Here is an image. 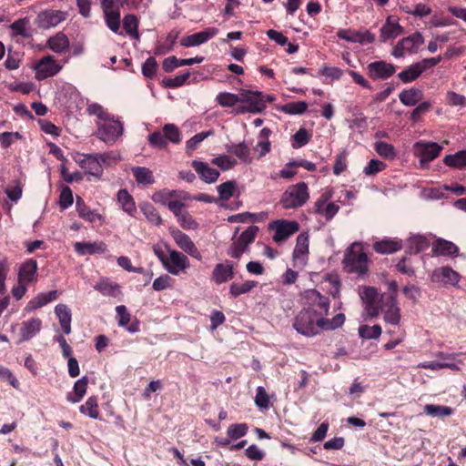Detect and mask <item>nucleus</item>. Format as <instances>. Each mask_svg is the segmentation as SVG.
I'll return each mask as SVG.
<instances>
[{
  "instance_id": "f257e3e1",
  "label": "nucleus",
  "mask_w": 466,
  "mask_h": 466,
  "mask_svg": "<svg viewBox=\"0 0 466 466\" xmlns=\"http://www.w3.org/2000/svg\"><path fill=\"white\" fill-rule=\"evenodd\" d=\"M345 315L338 313L332 319H326L314 310L301 309L293 319L292 327L300 335L311 338L322 330H335L345 322Z\"/></svg>"
},
{
  "instance_id": "f03ea898",
  "label": "nucleus",
  "mask_w": 466,
  "mask_h": 466,
  "mask_svg": "<svg viewBox=\"0 0 466 466\" xmlns=\"http://www.w3.org/2000/svg\"><path fill=\"white\" fill-rule=\"evenodd\" d=\"M342 263L347 272L355 273L359 277L368 272L369 258L360 243H353L347 248Z\"/></svg>"
},
{
  "instance_id": "7ed1b4c3",
  "label": "nucleus",
  "mask_w": 466,
  "mask_h": 466,
  "mask_svg": "<svg viewBox=\"0 0 466 466\" xmlns=\"http://www.w3.org/2000/svg\"><path fill=\"white\" fill-rule=\"evenodd\" d=\"M309 198L307 183L299 182L287 187L280 198V204L285 209H295L304 206Z\"/></svg>"
},
{
  "instance_id": "20e7f679",
  "label": "nucleus",
  "mask_w": 466,
  "mask_h": 466,
  "mask_svg": "<svg viewBox=\"0 0 466 466\" xmlns=\"http://www.w3.org/2000/svg\"><path fill=\"white\" fill-rule=\"evenodd\" d=\"M97 130L96 136L98 139L105 142L108 146L114 145L124 132L123 123L116 119L112 115L111 119L96 123Z\"/></svg>"
},
{
  "instance_id": "39448f33",
  "label": "nucleus",
  "mask_w": 466,
  "mask_h": 466,
  "mask_svg": "<svg viewBox=\"0 0 466 466\" xmlns=\"http://www.w3.org/2000/svg\"><path fill=\"white\" fill-rule=\"evenodd\" d=\"M305 308L302 309L314 310L317 314L326 316L329 309V299L321 295L317 289H308L303 293Z\"/></svg>"
},
{
  "instance_id": "423d86ee",
  "label": "nucleus",
  "mask_w": 466,
  "mask_h": 466,
  "mask_svg": "<svg viewBox=\"0 0 466 466\" xmlns=\"http://www.w3.org/2000/svg\"><path fill=\"white\" fill-rule=\"evenodd\" d=\"M442 147L435 142L418 141L413 146L414 155L420 158V166L426 168L428 164L439 157Z\"/></svg>"
},
{
  "instance_id": "0eeeda50",
  "label": "nucleus",
  "mask_w": 466,
  "mask_h": 466,
  "mask_svg": "<svg viewBox=\"0 0 466 466\" xmlns=\"http://www.w3.org/2000/svg\"><path fill=\"white\" fill-rule=\"evenodd\" d=\"M439 62V57L422 59L421 61L414 63L400 72L398 77L403 83H410L416 80L427 69L435 66Z\"/></svg>"
},
{
  "instance_id": "6e6552de",
  "label": "nucleus",
  "mask_w": 466,
  "mask_h": 466,
  "mask_svg": "<svg viewBox=\"0 0 466 466\" xmlns=\"http://www.w3.org/2000/svg\"><path fill=\"white\" fill-rule=\"evenodd\" d=\"M380 311H382L385 322L394 326L400 323V309L393 294H383L381 296Z\"/></svg>"
},
{
  "instance_id": "1a4fd4ad",
  "label": "nucleus",
  "mask_w": 466,
  "mask_h": 466,
  "mask_svg": "<svg viewBox=\"0 0 466 466\" xmlns=\"http://www.w3.org/2000/svg\"><path fill=\"white\" fill-rule=\"evenodd\" d=\"M422 44V35L419 31H415L411 35L399 41L393 47L391 55L395 57H402L406 53H416Z\"/></svg>"
},
{
  "instance_id": "9d476101",
  "label": "nucleus",
  "mask_w": 466,
  "mask_h": 466,
  "mask_svg": "<svg viewBox=\"0 0 466 466\" xmlns=\"http://www.w3.org/2000/svg\"><path fill=\"white\" fill-rule=\"evenodd\" d=\"M269 228L275 230L273 240L276 243H282L299 229L297 221L279 219L269 224Z\"/></svg>"
},
{
  "instance_id": "9b49d317",
  "label": "nucleus",
  "mask_w": 466,
  "mask_h": 466,
  "mask_svg": "<svg viewBox=\"0 0 466 466\" xmlns=\"http://www.w3.org/2000/svg\"><path fill=\"white\" fill-rule=\"evenodd\" d=\"M75 161L79 165L82 169L96 178H101L103 175V169L97 157V154H80L76 153L74 157Z\"/></svg>"
},
{
  "instance_id": "f8f14e48",
  "label": "nucleus",
  "mask_w": 466,
  "mask_h": 466,
  "mask_svg": "<svg viewBox=\"0 0 466 466\" xmlns=\"http://www.w3.org/2000/svg\"><path fill=\"white\" fill-rule=\"evenodd\" d=\"M360 295L365 305L367 315L371 318L377 317L380 313L382 295H380L373 287H365Z\"/></svg>"
},
{
  "instance_id": "ddd939ff",
  "label": "nucleus",
  "mask_w": 466,
  "mask_h": 466,
  "mask_svg": "<svg viewBox=\"0 0 466 466\" xmlns=\"http://www.w3.org/2000/svg\"><path fill=\"white\" fill-rule=\"evenodd\" d=\"M169 256L164 263V268L174 276L179 275L189 268V259L186 255L177 250H168Z\"/></svg>"
},
{
  "instance_id": "4468645a",
  "label": "nucleus",
  "mask_w": 466,
  "mask_h": 466,
  "mask_svg": "<svg viewBox=\"0 0 466 466\" xmlns=\"http://www.w3.org/2000/svg\"><path fill=\"white\" fill-rule=\"evenodd\" d=\"M62 66L58 65L50 55L42 57L35 66V77L44 80L59 73Z\"/></svg>"
},
{
  "instance_id": "2eb2a0df",
  "label": "nucleus",
  "mask_w": 466,
  "mask_h": 466,
  "mask_svg": "<svg viewBox=\"0 0 466 466\" xmlns=\"http://www.w3.org/2000/svg\"><path fill=\"white\" fill-rule=\"evenodd\" d=\"M461 279L460 274L450 267H441L433 270L431 280L443 285L457 286Z\"/></svg>"
},
{
  "instance_id": "dca6fc26",
  "label": "nucleus",
  "mask_w": 466,
  "mask_h": 466,
  "mask_svg": "<svg viewBox=\"0 0 466 466\" xmlns=\"http://www.w3.org/2000/svg\"><path fill=\"white\" fill-rule=\"evenodd\" d=\"M248 431L246 423H234L229 425L227 431V438L216 437L214 442L219 447H228L230 445L231 441L238 440L244 437Z\"/></svg>"
},
{
  "instance_id": "f3484780",
  "label": "nucleus",
  "mask_w": 466,
  "mask_h": 466,
  "mask_svg": "<svg viewBox=\"0 0 466 466\" xmlns=\"http://www.w3.org/2000/svg\"><path fill=\"white\" fill-rule=\"evenodd\" d=\"M172 237L176 242V244L187 254L191 256L192 258L201 260L202 256L196 247L195 243L186 233L177 230L172 233Z\"/></svg>"
},
{
  "instance_id": "a211bd4d",
  "label": "nucleus",
  "mask_w": 466,
  "mask_h": 466,
  "mask_svg": "<svg viewBox=\"0 0 466 466\" xmlns=\"http://www.w3.org/2000/svg\"><path fill=\"white\" fill-rule=\"evenodd\" d=\"M66 14L59 10H46L37 15L39 27L49 29L57 26L66 20Z\"/></svg>"
},
{
  "instance_id": "6ab92c4d",
  "label": "nucleus",
  "mask_w": 466,
  "mask_h": 466,
  "mask_svg": "<svg viewBox=\"0 0 466 466\" xmlns=\"http://www.w3.org/2000/svg\"><path fill=\"white\" fill-rule=\"evenodd\" d=\"M235 276L234 265L230 260H226L223 263H218L215 266L211 280L217 285H221L232 279Z\"/></svg>"
},
{
  "instance_id": "aec40b11",
  "label": "nucleus",
  "mask_w": 466,
  "mask_h": 466,
  "mask_svg": "<svg viewBox=\"0 0 466 466\" xmlns=\"http://www.w3.org/2000/svg\"><path fill=\"white\" fill-rule=\"evenodd\" d=\"M369 75L373 79H387L394 75L396 69L392 64L375 61L368 66Z\"/></svg>"
},
{
  "instance_id": "412c9836",
  "label": "nucleus",
  "mask_w": 466,
  "mask_h": 466,
  "mask_svg": "<svg viewBox=\"0 0 466 466\" xmlns=\"http://www.w3.org/2000/svg\"><path fill=\"white\" fill-rule=\"evenodd\" d=\"M94 289L100 292L103 296L112 297L118 300H121L123 297L121 286L107 278L101 279L94 285Z\"/></svg>"
},
{
  "instance_id": "4be33fe9",
  "label": "nucleus",
  "mask_w": 466,
  "mask_h": 466,
  "mask_svg": "<svg viewBox=\"0 0 466 466\" xmlns=\"http://www.w3.org/2000/svg\"><path fill=\"white\" fill-rule=\"evenodd\" d=\"M75 251L80 256L104 254L107 251V246L103 241L95 242H76L74 244Z\"/></svg>"
},
{
  "instance_id": "5701e85b",
  "label": "nucleus",
  "mask_w": 466,
  "mask_h": 466,
  "mask_svg": "<svg viewBox=\"0 0 466 466\" xmlns=\"http://www.w3.org/2000/svg\"><path fill=\"white\" fill-rule=\"evenodd\" d=\"M191 166L205 183H214L219 177V172L217 169L210 167L206 162L193 160Z\"/></svg>"
},
{
  "instance_id": "b1692460",
  "label": "nucleus",
  "mask_w": 466,
  "mask_h": 466,
  "mask_svg": "<svg viewBox=\"0 0 466 466\" xmlns=\"http://www.w3.org/2000/svg\"><path fill=\"white\" fill-rule=\"evenodd\" d=\"M431 251L435 256L455 257L459 253V248L453 242L439 238L433 241Z\"/></svg>"
},
{
  "instance_id": "393cba45",
  "label": "nucleus",
  "mask_w": 466,
  "mask_h": 466,
  "mask_svg": "<svg viewBox=\"0 0 466 466\" xmlns=\"http://www.w3.org/2000/svg\"><path fill=\"white\" fill-rule=\"evenodd\" d=\"M338 36L340 39L360 43L363 46L370 44L375 40V36L370 31H338Z\"/></svg>"
},
{
  "instance_id": "a878e982",
  "label": "nucleus",
  "mask_w": 466,
  "mask_h": 466,
  "mask_svg": "<svg viewBox=\"0 0 466 466\" xmlns=\"http://www.w3.org/2000/svg\"><path fill=\"white\" fill-rule=\"evenodd\" d=\"M89 380L86 376L81 377L73 386V390L66 393V400L70 403H78L85 397Z\"/></svg>"
},
{
  "instance_id": "bb28decb",
  "label": "nucleus",
  "mask_w": 466,
  "mask_h": 466,
  "mask_svg": "<svg viewBox=\"0 0 466 466\" xmlns=\"http://www.w3.org/2000/svg\"><path fill=\"white\" fill-rule=\"evenodd\" d=\"M216 31H199L196 34L182 37L180 45L185 47L200 46L215 36Z\"/></svg>"
},
{
  "instance_id": "cd10ccee",
  "label": "nucleus",
  "mask_w": 466,
  "mask_h": 466,
  "mask_svg": "<svg viewBox=\"0 0 466 466\" xmlns=\"http://www.w3.org/2000/svg\"><path fill=\"white\" fill-rule=\"evenodd\" d=\"M55 313L64 333L66 335L70 334L72 320L71 309L66 304L60 303L55 307Z\"/></svg>"
},
{
  "instance_id": "c85d7f7f",
  "label": "nucleus",
  "mask_w": 466,
  "mask_h": 466,
  "mask_svg": "<svg viewBox=\"0 0 466 466\" xmlns=\"http://www.w3.org/2000/svg\"><path fill=\"white\" fill-rule=\"evenodd\" d=\"M76 208L78 216L86 221L90 223L96 222V220L104 221V217L96 210L89 208L79 197L76 198Z\"/></svg>"
},
{
  "instance_id": "c756f323",
  "label": "nucleus",
  "mask_w": 466,
  "mask_h": 466,
  "mask_svg": "<svg viewBox=\"0 0 466 466\" xmlns=\"http://www.w3.org/2000/svg\"><path fill=\"white\" fill-rule=\"evenodd\" d=\"M177 39V34L174 31H170L166 36H159L156 44L155 55L161 56L171 51Z\"/></svg>"
},
{
  "instance_id": "7c9ffc66",
  "label": "nucleus",
  "mask_w": 466,
  "mask_h": 466,
  "mask_svg": "<svg viewBox=\"0 0 466 466\" xmlns=\"http://www.w3.org/2000/svg\"><path fill=\"white\" fill-rule=\"evenodd\" d=\"M309 253V235L308 233H300L297 237L296 246L293 250V259L300 260L303 264Z\"/></svg>"
},
{
  "instance_id": "2f4dec72",
  "label": "nucleus",
  "mask_w": 466,
  "mask_h": 466,
  "mask_svg": "<svg viewBox=\"0 0 466 466\" xmlns=\"http://www.w3.org/2000/svg\"><path fill=\"white\" fill-rule=\"evenodd\" d=\"M57 290H51L48 292L39 293L36 297H35L28 302L26 309L29 311L35 310L39 308L46 306L49 302L56 300L57 299Z\"/></svg>"
},
{
  "instance_id": "473e14b6",
  "label": "nucleus",
  "mask_w": 466,
  "mask_h": 466,
  "mask_svg": "<svg viewBox=\"0 0 466 466\" xmlns=\"http://www.w3.org/2000/svg\"><path fill=\"white\" fill-rule=\"evenodd\" d=\"M42 327V320L37 318L31 319L22 323L20 329L21 340H29L36 333H38Z\"/></svg>"
},
{
  "instance_id": "72a5a7b5",
  "label": "nucleus",
  "mask_w": 466,
  "mask_h": 466,
  "mask_svg": "<svg viewBox=\"0 0 466 466\" xmlns=\"http://www.w3.org/2000/svg\"><path fill=\"white\" fill-rule=\"evenodd\" d=\"M422 91L416 87L403 89L399 94L400 101L406 106H416L422 99Z\"/></svg>"
},
{
  "instance_id": "f704fd0d",
  "label": "nucleus",
  "mask_w": 466,
  "mask_h": 466,
  "mask_svg": "<svg viewBox=\"0 0 466 466\" xmlns=\"http://www.w3.org/2000/svg\"><path fill=\"white\" fill-rule=\"evenodd\" d=\"M37 263L34 259H28L20 267L18 277L21 282H32L35 279Z\"/></svg>"
},
{
  "instance_id": "c9c22d12",
  "label": "nucleus",
  "mask_w": 466,
  "mask_h": 466,
  "mask_svg": "<svg viewBox=\"0 0 466 466\" xmlns=\"http://www.w3.org/2000/svg\"><path fill=\"white\" fill-rule=\"evenodd\" d=\"M79 412L91 419H99V406L96 396H90L86 401L79 407Z\"/></svg>"
},
{
  "instance_id": "e433bc0d",
  "label": "nucleus",
  "mask_w": 466,
  "mask_h": 466,
  "mask_svg": "<svg viewBox=\"0 0 466 466\" xmlns=\"http://www.w3.org/2000/svg\"><path fill=\"white\" fill-rule=\"evenodd\" d=\"M226 150L238 157L242 162L248 163L251 161L250 149L245 142L226 145Z\"/></svg>"
},
{
  "instance_id": "4c0bfd02",
  "label": "nucleus",
  "mask_w": 466,
  "mask_h": 466,
  "mask_svg": "<svg viewBox=\"0 0 466 466\" xmlns=\"http://www.w3.org/2000/svg\"><path fill=\"white\" fill-rule=\"evenodd\" d=\"M48 47L58 54H61L68 49L69 47V40L67 36L62 32H58L54 36H51L48 39Z\"/></svg>"
},
{
  "instance_id": "58836bf2",
  "label": "nucleus",
  "mask_w": 466,
  "mask_h": 466,
  "mask_svg": "<svg viewBox=\"0 0 466 466\" xmlns=\"http://www.w3.org/2000/svg\"><path fill=\"white\" fill-rule=\"evenodd\" d=\"M430 243L426 237L416 235L410 237L407 241V252L410 254H418L428 248Z\"/></svg>"
},
{
  "instance_id": "ea45409f",
  "label": "nucleus",
  "mask_w": 466,
  "mask_h": 466,
  "mask_svg": "<svg viewBox=\"0 0 466 466\" xmlns=\"http://www.w3.org/2000/svg\"><path fill=\"white\" fill-rule=\"evenodd\" d=\"M117 200L121 205L122 209L130 216H134L137 212V207L133 197L127 189H120L117 192Z\"/></svg>"
},
{
  "instance_id": "a19ab883",
  "label": "nucleus",
  "mask_w": 466,
  "mask_h": 466,
  "mask_svg": "<svg viewBox=\"0 0 466 466\" xmlns=\"http://www.w3.org/2000/svg\"><path fill=\"white\" fill-rule=\"evenodd\" d=\"M401 242L390 239L377 241L373 245L374 250L380 254H390L401 249Z\"/></svg>"
},
{
  "instance_id": "79ce46f5",
  "label": "nucleus",
  "mask_w": 466,
  "mask_h": 466,
  "mask_svg": "<svg viewBox=\"0 0 466 466\" xmlns=\"http://www.w3.org/2000/svg\"><path fill=\"white\" fill-rule=\"evenodd\" d=\"M425 414L431 417L444 418L453 414V409L444 405L426 404L423 407Z\"/></svg>"
},
{
  "instance_id": "37998d69",
  "label": "nucleus",
  "mask_w": 466,
  "mask_h": 466,
  "mask_svg": "<svg viewBox=\"0 0 466 466\" xmlns=\"http://www.w3.org/2000/svg\"><path fill=\"white\" fill-rule=\"evenodd\" d=\"M247 106L248 107V110L253 114L262 112L267 106L263 95L259 91L252 92Z\"/></svg>"
},
{
  "instance_id": "c03bdc74",
  "label": "nucleus",
  "mask_w": 466,
  "mask_h": 466,
  "mask_svg": "<svg viewBox=\"0 0 466 466\" xmlns=\"http://www.w3.org/2000/svg\"><path fill=\"white\" fill-rule=\"evenodd\" d=\"M133 176L138 184L151 185L155 182L152 171L145 167H136L132 169Z\"/></svg>"
},
{
  "instance_id": "a18cd8bd",
  "label": "nucleus",
  "mask_w": 466,
  "mask_h": 466,
  "mask_svg": "<svg viewBox=\"0 0 466 466\" xmlns=\"http://www.w3.org/2000/svg\"><path fill=\"white\" fill-rule=\"evenodd\" d=\"M443 163L451 167L462 168L466 167V150L459 151L453 155H447Z\"/></svg>"
},
{
  "instance_id": "49530a36",
  "label": "nucleus",
  "mask_w": 466,
  "mask_h": 466,
  "mask_svg": "<svg viewBox=\"0 0 466 466\" xmlns=\"http://www.w3.org/2000/svg\"><path fill=\"white\" fill-rule=\"evenodd\" d=\"M163 134L167 144H179L181 142V133L175 124H165L163 126Z\"/></svg>"
},
{
  "instance_id": "de8ad7c7",
  "label": "nucleus",
  "mask_w": 466,
  "mask_h": 466,
  "mask_svg": "<svg viewBox=\"0 0 466 466\" xmlns=\"http://www.w3.org/2000/svg\"><path fill=\"white\" fill-rule=\"evenodd\" d=\"M257 285L256 281L247 280L243 283H232L229 287V292L232 297L237 298L242 294L248 293Z\"/></svg>"
},
{
  "instance_id": "09e8293b",
  "label": "nucleus",
  "mask_w": 466,
  "mask_h": 466,
  "mask_svg": "<svg viewBox=\"0 0 466 466\" xmlns=\"http://www.w3.org/2000/svg\"><path fill=\"white\" fill-rule=\"evenodd\" d=\"M374 149L380 157L386 159H393L397 155L395 147L384 141L376 142Z\"/></svg>"
},
{
  "instance_id": "8fccbe9b",
  "label": "nucleus",
  "mask_w": 466,
  "mask_h": 466,
  "mask_svg": "<svg viewBox=\"0 0 466 466\" xmlns=\"http://www.w3.org/2000/svg\"><path fill=\"white\" fill-rule=\"evenodd\" d=\"M142 213L146 216L147 219L155 225H160L162 223V218L156 209V208L150 203H144L140 207Z\"/></svg>"
},
{
  "instance_id": "3c124183",
  "label": "nucleus",
  "mask_w": 466,
  "mask_h": 466,
  "mask_svg": "<svg viewBox=\"0 0 466 466\" xmlns=\"http://www.w3.org/2000/svg\"><path fill=\"white\" fill-rule=\"evenodd\" d=\"M381 327L380 325H361L359 328V335L365 339H375L381 335Z\"/></svg>"
},
{
  "instance_id": "603ef678",
  "label": "nucleus",
  "mask_w": 466,
  "mask_h": 466,
  "mask_svg": "<svg viewBox=\"0 0 466 466\" xmlns=\"http://www.w3.org/2000/svg\"><path fill=\"white\" fill-rule=\"evenodd\" d=\"M248 250V247L234 237L232 238V244L228 248L227 254L232 258L239 259L241 256Z\"/></svg>"
},
{
  "instance_id": "864d4df0",
  "label": "nucleus",
  "mask_w": 466,
  "mask_h": 466,
  "mask_svg": "<svg viewBox=\"0 0 466 466\" xmlns=\"http://www.w3.org/2000/svg\"><path fill=\"white\" fill-rule=\"evenodd\" d=\"M308 104L304 101L290 102L283 105L280 110L289 115H301L306 112Z\"/></svg>"
},
{
  "instance_id": "5fc2aeb1",
  "label": "nucleus",
  "mask_w": 466,
  "mask_h": 466,
  "mask_svg": "<svg viewBox=\"0 0 466 466\" xmlns=\"http://www.w3.org/2000/svg\"><path fill=\"white\" fill-rule=\"evenodd\" d=\"M86 112L90 116H97V122H103L106 119H111L112 116L106 110H105V108L101 105L97 103L89 104L86 107Z\"/></svg>"
},
{
  "instance_id": "6e6d98bb",
  "label": "nucleus",
  "mask_w": 466,
  "mask_h": 466,
  "mask_svg": "<svg viewBox=\"0 0 466 466\" xmlns=\"http://www.w3.org/2000/svg\"><path fill=\"white\" fill-rule=\"evenodd\" d=\"M147 141L151 147L157 149H165L168 145L163 132L160 131H155L149 134Z\"/></svg>"
},
{
  "instance_id": "4d7b16f0",
  "label": "nucleus",
  "mask_w": 466,
  "mask_h": 466,
  "mask_svg": "<svg viewBox=\"0 0 466 466\" xmlns=\"http://www.w3.org/2000/svg\"><path fill=\"white\" fill-rule=\"evenodd\" d=\"M237 184L234 180L224 182L218 186V192L221 200H228L236 190Z\"/></svg>"
},
{
  "instance_id": "13d9d810",
  "label": "nucleus",
  "mask_w": 466,
  "mask_h": 466,
  "mask_svg": "<svg viewBox=\"0 0 466 466\" xmlns=\"http://www.w3.org/2000/svg\"><path fill=\"white\" fill-rule=\"evenodd\" d=\"M101 167H109L112 164L118 162L121 159V156L117 151H108L105 153H96Z\"/></svg>"
},
{
  "instance_id": "bf43d9fd",
  "label": "nucleus",
  "mask_w": 466,
  "mask_h": 466,
  "mask_svg": "<svg viewBox=\"0 0 466 466\" xmlns=\"http://www.w3.org/2000/svg\"><path fill=\"white\" fill-rule=\"evenodd\" d=\"M292 139V147L299 148L309 143L310 135L306 128L301 127L293 135Z\"/></svg>"
},
{
  "instance_id": "052dcab7",
  "label": "nucleus",
  "mask_w": 466,
  "mask_h": 466,
  "mask_svg": "<svg viewBox=\"0 0 466 466\" xmlns=\"http://www.w3.org/2000/svg\"><path fill=\"white\" fill-rule=\"evenodd\" d=\"M106 25L109 29H119L120 11L118 8L104 13Z\"/></svg>"
},
{
  "instance_id": "680f3d73",
  "label": "nucleus",
  "mask_w": 466,
  "mask_h": 466,
  "mask_svg": "<svg viewBox=\"0 0 466 466\" xmlns=\"http://www.w3.org/2000/svg\"><path fill=\"white\" fill-rule=\"evenodd\" d=\"M213 135L212 130H208L206 132H200L193 136L190 139H188L186 143V148L187 151H194L198 145L207 137Z\"/></svg>"
},
{
  "instance_id": "e2e57ef3",
  "label": "nucleus",
  "mask_w": 466,
  "mask_h": 466,
  "mask_svg": "<svg viewBox=\"0 0 466 466\" xmlns=\"http://www.w3.org/2000/svg\"><path fill=\"white\" fill-rule=\"evenodd\" d=\"M216 101L221 106L231 107L238 104V98L236 94L228 93V92H220L217 97Z\"/></svg>"
},
{
  "instance_id": "0e129e2a",
  "label": "nucleus",
  "mask_w": 466,
  "mask_h": 466,
  "mask_svg": "<svg viewBox=\"0 0 466 466\" xmlns=\"http://www.w3.org/2000/svg\"><path fill=\"white\" fill-rule=\"evenodd\" d=\"M258 227L257 226H249L246 230H244L238 239H239L244 245L247 247H249V245L255 240L258 233Z\"/></svg>"
},
{
  "instance_id": "69168bd1",
  "label": "nucleus",
  "mask_w": 466,
  "mask_h": 466,
  "mask_svg": "<svg viewBox=\"0 0 466 466\" xmlns=\"http://www.w3.org/2000/svg\"><path fill=\"white\" fill-rule=\"evenodd\" d=\"M189 76H190L189 72H185V73L178 75L173 78H171V77L164 78L163 84L166 87H168V88L179 87L187 82Z\"/></svg>"
},
{
  "instance_id": "338daca9",
  "label": "nucleus",
  "mask_w": 466,
  "mask_h": 466,
  "mask_svg": "<svg viewBox=\"0 0 466 466\" xmlns=\"http://www.w3.org/2000/svg\"><path fill=\"white\" fill-rule=\"evenodd\" d=\"M431 103L430 101H424L420 103L410 113V119L413 123H417L420 120L421 116L430 110Z\"/></svg>"
},
{
  "instance_id": "774afa93",
  "label": "nucleus",
  "mask_w": 466,
  "mask_h": 466,
  "mask_svg": "<svg viewBox=\"0 0 466 466\" xmlns=\"http://www.w3.org/2000/svg\"><path fill=\"white\" fill-rule=\"evenodd\" d=\"M386 167V164L378 159H370L368 165L364 167L363 173L366 176H373L377 173L384 170Z\"/></svg>"
}]
</instances>
